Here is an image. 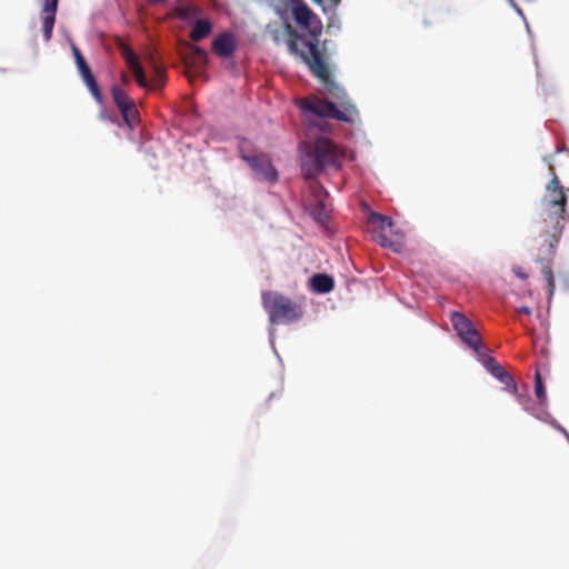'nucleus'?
<instances>
[{
    "instance_id": "obj_8",
    "label": "nucleus",
    "mask_w": 569,
    "mask_h": 569,
    "mask_svg": "<svg viewBox=\"0 0 569 569\" xmlns=\"http://www.w3.org/2000/svg\"><path fill=\"white\" fill-rule=\"evenodd\" d=\"M117 46L128 68L133 73L138 86L141 88H147L148 80L137 53L122 40H119L117 42Z\"/></svg>"
},
{
    "instance_id": "obj_22",
    "label": "nucleus",
    "mask_w": 569,
    "mask_h": 569,
    "mask_svg": "<svg viewBox=\"0 0 569 569\" xmlns=\"http://www.w3.org/2000/svg\"><path fill=\"white\" fill-rule=\"evenodd\" d=\"M192 9L189 6H179L176 9L178 17L181 19H188L191 14Z\"/></svg>"
},
{
    "instance_id": "obj_23",
    "label": "nucleus",
    "mask_w": 569,
    "mask_h": 569,
    "mask_svg": "<svg viewBox=\"0 0 569 569\" xmlns=\"http://www.w3.org/2000/svg\"><path fill=\"white\" fill-rule=\"evenodd\" d=\"M341 0H313V2L320 4L325 10L327 6L330 8H336Z\"/></svg>"
},
{
    "instance_id": "obj_2",
    "label": "nucleus",
    "mask_w": 569,
    "mask_h": 569,
    "mask_svg": "<svg viewBox=\"0 0 569 569\" xmlns=\"http://www.w3.org/2000/svg\"><path fill=\"white\" fill-rule=\"evenodd\" d=\"M551 180L546 186V194L541 200L539 229L545 237V243L552 250L559 242L565 220L567 194L561 186L553 167L550 166Z\"/></svg>"
},
{
    "instance_id": "obj_29",
    "label": "nucleus",
    "mask_w": 569,
    "mask_h": 569,
    "mask_svg": "<svg viewBox=\"0 0 569 569\" xmlns=\"http://www.w3.org/2000/svg\"><path fill=\"white\" fill-rule=\"evenodd\" d=\"M538 419H541L543 420L542 416L541 415H535Z\"/></svg>"
},
{
    "instance_id": "obj_15",
    "label": "nucleus",
    "mask_w": 569,
    "mask_h": 569,
    "mask_svg": "<svg viewBox=\"0 0 569 569\" xmlns=\"http://www.w3.org/2000/svg\"><path fill=\"white\" fill-rule=\"evenodd\" d=\"M310 281L312 289L318 293H328L335 287L333 278L326 273H317Z\"/></svg>"
},
{
    "instance_id": "obj_21",
    "label": "nucleus",
    "mask_w": 569,
    "mask_h": 569,
    "mask_svg": "<svg viewBox=\"0 0 569 569\" xmlns=\"http://www.w3.org/2000/svg\"><path fill=\"white\" fill-rule=\"evenodd\" d=\"M138 110L136 108V104H132L126 109L124 113H121L124 122L130 127L133 128V126L138 121Z\"/></svg>"
},
{
    "instance_id": "obj_20",
    "label": "nucleus",
    "mask_w": 569,
    "mask_h": 569,
    "mask_svg": "<svg viewBox=\"0 0 569 569\" xmlns=\"http://www.w3.org/2000/svg\"><path fill=\"white\" fill-rule=\"evenodd\" d=\"M542 276L547 282L548 293L549 297H551L556 289L555 278H553V271L551 269L550 264H545L541 269Z\"/></svg>"
},
{
    "instance_id": "obj_27",
    "label": "nucleus",
    "mask_w": 569,
    "mask_h": 569,
    "mask_svg": "<svg viewBox=\"0 0 569 569\" xmlns=\"http://www.w3.org/2000/svg\"><path fill=\"white\" fill-rule=\"evenodd\" d=\"M517 312L529 316V315H531V309L529 307L522 306L517 309Z\"/></svg>"
},
{
    "instance_id": "obj_1",
    "label": "nucleus",
    "mask_w": 569,
    "mask_h": 569,
    "mask_svg": "<svg viewBox=\"0 0 569 569\" xmlns=\"http://www.w3.org/2000/svg\"><path fill=\"white\" fill-rule=\"evenodd\" d=\"M287 8L291 11L297 24L306 30L309 38L300 34L290 23H284L287 46L289 51L301 58L311 73L325 86L328 94L337 100V104L320 98L305 99L301 103L303 111L319 117L321 130H326L325 118L352 123L358 118V110L348 99L343 88L332 78L330 68L318 48V37L322 32V23L313 11L302 0H289Z\"/></svg>"
},
{
    "instance_id": "obj_6",
    "label": "nucleus",
    "mask_w": 569,
    "mask_h": 569,
    "mask_svg": "<svg viewBox=\"0 0 569 569\" xmlns=\"http://www.w3.org/2000/svg\"><path fill=\"white\" fill-rule=\"evenodd\" d=\"M450 320L453 329L456 330L459 338L463 341V343H466L478 355H481L482 342L471 320L458 311L451 312Z\"/></svg>"
},
{
    "instance_id": "obj_17",
    "label": "nucleus",
    "mask_w": 569,
    "mask_h": 569,
    "mask_svg": "<svg viewBox=\"0 0 569 569\" xmlns=\"http://www.w3.org/2000/svg\"><path fill=\"white\" fill-rule=\"evenodd\" d=\"M111 94L113 102L116 103L120 113H124L128 107L134 104V101L121 88L117 86L111 88Z\"/></svg>"
},
{
    "instance_id": "obj_12",
    "label": "nucleus",
    "mask_w": 569,
    "mask_h": 569,
    "mask_svg": "<svg viewBox=\"0 0 569 569\" xmlns=\"http://www.w3.org/2000/svg\"><path fill=\"white\" fill-rule=\"evenodd\" d=\"M59 0H43L42 4V29L43 39L49 41L52 38V31L56 23V13Z\"/></svg>"
},
{
    "instance_id": "obj_4",
    "label": "nucleus",
    "mask_w": 569,
    "mask_h": 569,
    "mask_svg": "<svg viewBox=\"0 0 569 569\" xmlns=\"http://www.w3.org/2000/svg\"><path fill=\"white\" fill-rule=\"evenodd\" d=\"M262 306L272 325H289L302 319L305 315L300 302L290 299L277 291H263Z\"/></svg>"
},
{
    "instance_id": "obj_28",
    "label": "nucleus",
    "mask_w": 569,
    "mask_h": 569,
    "mask_svg": "<svg viewBox=\"0 0 569 569\" xmlns=\"http://www.w3.org/2000/svg\"><path fill=\"white\" fill-rule=\"evenodd\" d=\"M121 81H122L123 84H127L129 82V78H128V76L126 73L121 74Z\"/></svg>"
},
{
    "instance_id": "obj_3",
    "label": "nucleus",
    "mask_w": 569,
    "mask_h": 569,
    "mask_svg": "<svg viewBox=\"0 0 569 569\" xmlns=\"http://www.w3.org/2000/svg\"><path fill=\"white\" fill-rule=\"evenodd\" d=\"M345 152L326 137H318L309 144V150L302 157L301 170L306 179H315L325 170L341 169Z\"/></svg>"
},
{
    "instance_id": "obj_14",
    "label": "nucleus",
    "mask_w": 569,
    "mask_h": 569,
    "mask_svg": "<svg viewBox=\"0 0 569 569\" xmlns=\"http://www.w3.org/2000/svg\"><path fill=\"white\" fill-rule=\"evenodd\" d=\"M183 61L190 68L204 67L208 62V54L202 48L190 46L189 51L183 54Z\"/></svg>"
},
{
    "instance_id": "obj_24",
    "label": "nucleus",
    "mask_w": 569,
    "mask_h": 569,
    "mask_svg": "<svg viewBox=\"0 0 569 569\" xmlns=\"http://www.w3.org/2000/svg\"><path fill=\"white\" fill-rule=\"evenodd\" d=\"M271 33H272V39L276 43H280L282 40V37L287 36V33L284 32V29L283 30L276 29V30H272Z\"/></svg>"
},
{
    "instance_id": "obj_13",
    "label": "nucleus",
    "mask_w": 569,
    "mask_h": 569,
    "mask_svg": "<svg viewBox=\"0 0 569 569\" xmlns=\"http://www.w3.org/2000/svg\"><path fill=\"white\" fill-rule=\"evenodd\" d=\"M76 64H77L78 71H79L83 82L86 83L87 88L91 92L92 97L99 104H102L103 103L102 93L100 91V88L96 81V78L92 74L91 69L88 66L86 59L79 60V62H77Z\"/></svg>"
},
{
    "instance_id": "obj_16",
    "label": "nucleus",
    "mask_w": 569,
    "mask_h": 569,
    "mask_svg": "<svg viewBox=\"0 0 569 569\" xmlns=\"http://www.w3.org/2000/svg\"><path fill=\"white\" fill-rule=\"evenodd\" d=\"M211 30L212 24L210 21L204 19L197 20L190 32V39L194 42L201 41L210 34Z\"/></svg>"
},
{
    "instance_id": "obj_18",
    "label": "nucleus",
    "mask_w": 569,
    "mask_h": 569,
    "mask_svg": "<svg viewBox=\"0 0 569 569\" xmlns=\"http://www.w3.org/2000/svg\"><path fill=\"white\" fill-rule=\"evenodd\" d=\"M167 81V73L166 70L158 66H153V74L150 81H148V87L146 89L149 90H159L161 89Z\"/></svg>"
},
{
    "instance_id": "obj_25",
    "label": "nucleus",
    "mask_w": 569,
    "mask_h": 569,
    "mask_svg": "<svg viewBox=\"0 0 569 569\" xmlns=\"http://www.w3.org/2000/svg\"><path fill=\"white\" fill-rule=\"evenodd\" d=\"M513 273L521 280H526L528 274L523 271V269L519 266L512 268Z\"/></svg>"
},
{
    "instance_id": "obj_7",
    "label": "nucleus",
    "mask_w": 569,
    "mask_h": 569,
    "mask_svg": "<svg viewBox=\"0 0 569 569\" xmlns=\"http://www.w3.org/2000/svg\"><path fill=\"white\" fill-rule=\"evenodd\" d=\"M311 193L313 200L307 204V209L316 222L325 224L329 219L330 212V209L326 203V199L329 197V193L319 182L311 184Z\"/></svg>"
},
{
    "instance_id": "obj_9",
    "label": "nucleus",
    "mask_w": 569,
    "mask_h": 569,
    "mask_svg": "<svg viewBox=\"0 0 569 569\" xmlns=\"http://www.w3.org/2000/svg\"><path fill=\"white\" fill-rule=\"evenodd\" d=\"M242 159L250 166V168L260 177V179L276 182L278 180V172L272 166L270 159L266 154L246 156Z\"/></svg>"
},
{
    "instance_id": "obj_26",
    "label": "nucleus",
    "mask_w": 569,
    "mask_h": 569,
    "mask_svg": "<svg viewBox=\"0 0 569 569\" xmlns=\"http://www.w3.org/2000/svg\"><path fill=\"white\" fill-rule=\"evenodd\" d=\"M72 53H73L76 63L79 62V60L84 59V57L82 56L80 50L74 44L72 46Z\"/></svg>"
},
{
    "instance_id": "obj_10",
    "label": "nucleus",
    "mask_w": 569,
    "mask_h": 569,
    "mask_svg": "<svg viewBox=\"0 0 569 569\" xmlns=\"http://www.w3.org/2000/svg\"><path fill=\"white\" fill-rule=\"evenodd\" d=\"M482 356V365L485 368L495 377L497 378L501 383L505 385V390L517 395L518 387L513 378L505 370V368L498 363V361L486 355Z\"/></svg>"
},
{
    "instance_id": "obj_19",
    "label": "nucleus",
    "mask_w": 569,
    "mask_h": 569,
    "mask_svg": "<svg viewBox=\"0 0 569 569\" xmlns=\"http://www.w3.org/2000/svg\"><path fill=\"white\" fill-rule=\"evenodd\" d=\"M535 393L540 403V406L545 407L547 405V395L546 388L539 371H536L535 375Z\"/></svg>"
},
{
    "instance_id": "obj_5",
    "label": "nucleus",
    "mask_w": 569,
    "mask_h": 569,
    "mask_svg": "<svg viewBox=\"0 0 569 569\" xmlns=\"http://www.w3.org/2000/svg\"><path fill=\"white\" fill-rule=\"evenodd\" d=\"M368 224L373 240L381 247L389 248L395 252L401 251L402 243L389 238V233H391L393 227V221L390 217L378 212H371L368 217Z\"/></svg>"
},
{
    "instance_id": "obj_11",
    "label": "nucleus",
    "mask_w": 569,
    "mask_h": 569,
    "mask_svg": "<svg viewBox=\"0 0 569 569\" xmlns=\"http://www.w3.org/2000/svg\"><path fill=\"white\" fill-rule=\"evenodd\" d=\"M237 48V41L231 32H222L212 41V51L220 58H230Z\"/></svg>"
}]
</instances>
